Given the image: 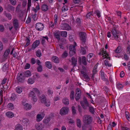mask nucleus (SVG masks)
Here are the masks:
<instances>
[{
  "label": "nucleus",
  "mask_w": 130,
  "mask_h": 130,
  "mask_svg": "<svg viewBox=\"0 0 130 130\" xmlns=\"http://www.w3.org/2000/svg\"><path fill=\"white\" fill-rule=\"evenodd\" d=\"M100 55H102L103 57V59H106L104 60V61L105 66H108L109 67L111 66L112 65L111 64L109 63V60H110V58L109 57L108 54L106 52V50H103L99 53Z\"/></svg>",
  "instance_id": "nucleus-1"
},
{
  "label": "nucleus",
  "mask_w": 130,
  "mask_h": 130,
  "mask_svg": "<svg viewBox=\"0 0 130 130\" xmlns=\"http://www.w3.org/2000/svg\"><path fill=\"white\" fill-rule=\"evenodd\" d=\"M87 36L86 33L82 32V45L83 44L84 47H82V55H84L86 53V50L87 49V47L86 46L87 43Z\"/></svg>",
  "instance_id": "nucleus-2"
},
{
  "label": "nucleus",
  "mask_w": 130,
  "mask_h": 130,
  "mask_svg": "<svg viewBox=\"0 0 130 130\" xmlns=\"http://www.w3.org/2000/svg\"><path fill=\"white\" fill-rule=\"evenodd\" d=\"M89 70L88 68L82 66V79L84 81H88L90 80V77L88 76Z\"/></svg>",
  "instance_id": "nucleus-3"
},
{
  "label": "nucleus",
  "mask_w": 130,
  "mask_h": 130,
  "mask_svg": "<svg viewBox=\"0 0 130 130\" xmlns=\"http://www.w3.org/2000/svg\"><path fill=\"white\" fill-rule=\"evenodd\" d=\"M83 122L86 125H88L90 124L92 121V118L89 115H86L83 118Z\"/></svg>",
  "instance_id": "nucleus-4"
},
{
  "label": "nucleus",
  "mask_w": 130,
  "mask_h": 130,
  "mask_svg": "<svg viewBox=\"0 0 130 130\" xmlns=\"http://www.w3.org/2000/svg\"><path fill=\"white\" fill-rule=\"evenodd\" d=\"M89 106V102L85 96L83 97V101H82V107L84 109H86Z\"/></svg>",
  "instance_id": "nucleus-5"
},
{
  "label": "nucleus",
  "mask_w": 130,
  "mask_h": 130,
  "mask_svg": "<svg viewBox=\"0 0 130 130\" xmlns=\"http://www.w3.org/2000/svg\"><path fill=\"white\" fill-rule=\"evenodd\" d=\"M100 75L103 81L106 82V83L107 85L108 84L109 82L107 76L104 74V71L103 70H101L100 71Z\"/></svg>",
  "instance_id": "nucleus-6"
},
{
  "label": "nucleus",
  "mask_w": 130,
  "mask_h": 130,
  "mask_svg": "<svg viewBox=\"0 0 130 130\" xmlns=\"http://www.w3.org/2000/svg\"><path fill=\"white\" fill-rule=\"evenodd\" d=\"M29 97L31 98V100L35 102L37 101V97L36 95L33 91L30 92L29 94Z\"/></svg>",
  "instance_id": "nucleus-7"
},
{
  "label": "nucleus",
  "mask_w": 130,
  "mask_h": 130,
  "mask_svg": "<svg viewBox=\"0 0 130 130\" xmlns=\"http://www.w3.org/2000/svg\"><path fill=\"white\" fill-rule=\"evenodd\" d=\"M35 27L37 30L41 31L43 29L44 26V24L41 23H37L35 25Z\"/></svg>",
  "instance_id": "nucleus-8"
},
{
  "label": "nucleus",
  "mask_w": 130,
  "mask_h": 130,
  "mask_svg": "<svg viewBox=\"0 0 130 130\" xmlns=\"http://www.w3.org/2000/svg\"><path fill=\"white\" fill-rule=\"evenodd\" d=\"M69 109L67 107H62L60 110V114L62 115H63L67 114L68 112Z\"/></svg>",
  "instance_id": "nucleus-9"
},
{
  "label": "nucleus",
  "mask_w": 130,
  "mask_h": 130,
  "mask_svg": "<svg viewBox=\"0 0 130 130\" xmlns=\"http://www.w3.org/2000/svg\"><path fill=\"white\" fill-rule=\"evenodd\" d=\"M17 78L18 81L19 82L23 83L24 82V76L23 75L22 73L18 74Z\"/></svg>",
  "instance_id": "nucleus-10"
},
{
  "label": "nucleus",
  "mask_w": 130,
  "mask_h": 130,
  "mask_svg": "<svg viewBox=\"0 0 130 130\" xmlns=\"http://www.w3.org/2000/svg\"><path fill=\"white\" fill-rule=\"evenodd\" d=\"M111 33L115 39L116 40H118L119 38V34L117 32L116 29H112L111 30Z\"/></svg>",
  "instance_id": "nucleus-11"
},
{
  "label": "nucleus",
  "mask_w": 130,
  "mask_h": 130,
  "mask_svg": "<svg viewBox=\"0 0 130 130\" xmlns=\"http://www.w3.org/2000/svg\"><path fill=\"white\" fill-rule=\"evenodd\" d=\"M95 57L94 55L92 53H90L87 56V61L89 63L92 62Z\"/></svg>",
  "instance_id": "nucleus-12"
},
{
  "label": "nucleus",
  "mask_w": 130,
  "mask_h": 130,
  "mask_svg": "<svg viewBox=\"0 0 130 130\" xmlns=\"http://www.w3.org/2000/svg\"><path fill=\"white\" fill-rule=\"evenodd\" d=\"M61 29L66 30H69L71 29V27L69 25L66 23L61 24L60 25Z\"/></svg>",
  "instance_id": "nucleus-13"
},
{
  "label": "nucleus",
  "mask_w": 130,
  "mask_h": 130,
  "mask_svg": "<svg viewBox=\"0 0 130 130\" xmlns=\"http://www.w3.org/2000/svg\"><path fill=\"white\" fill-rule=\"evenodd\" d=\"M117 88L119 90H122L123 87L124 85L123 83L117 82L116 84Z\"/></svg>",
  "instance_id": "nucleus-14"
},
{
  "label": "nucleus",
  "mask_w": 130,
  "mask_h": 130,
  "mask_svg": "<svg viewBox=\"0 0 130 130\" xmlns=\"http://www.w3.org/2000/svg\"><path fill=\"white\" fill-rule=\"evenodd\" d=\"M13 24L14 28L15 30H17L19 26L18 20L17 19H14L13 22Z\"/></svg>",
  "instance_id": "nucleus-15"
},
{
  "label": "nucleus",
  "mask_w": 130,
  "mask_h": 130,
  "mask_svg": "<svg viewBox=\"0 0 130 130\" xmlns=\"http://www.w3.org/2000/svg\"><path fill=\"white\" fill-rule=\"evenodd\" d=\"M40 43V41L39 40H36L31 45V48L33 50H34L35 48L38 46Z\"/></svg>",
  "instance_id": "nucleus-16"
},
{
  "label": "nucleus",
  "mask_w": 130,
  "mask_h": 130,
  "mask_svg": "<svg viewBox=\"0 0 130 130\" xmlns=\"http://www.w3.org/2000/svg\"><path fill=\"white\" fill-rule=\"evenodd\" d=\"M60 32L59 30L55 31L53 33L54 36L58 40H59L60 39Z\"/></svg>",
  "instance_id": "nucleus-17"
},
{
  "label": "nucleus",
  "mask_w": 130,
  "mask_h": 130,
  "mask_svg": "<svg viewBox=\"0 0 130 130\" xmlns=\"http://www.w3.org/2000/svg\"><path fill=\"white\" fill-rule=\"evenodd\" d=\"M52 61L56 63H58L59 62V58L58 57L55 56H53L52 57Z\"/></svg>",
  "instance_id": "nucleus-18"
},
{
  "label": "nucleus",
  "mask_w": 130,
  "mask_h": 130,
  "mask_svg": "<svg viewBox=\"0 0 130 130\" xmlns=\"http://www.w3.org/2000/svg\"><path fill=\"white\" fill-rule=\"evenodd\" d=\"M77 59L74 57H72L71 58V63L72 65L73 66V67L76 66L77 64Z\"/></svg>",
  "instance_id": "nucleus-19"
},
{
  "label": "nucleus",
  "mask_w": 130,
  "mask_h": 130,
  "mask_svg": "<svg viewBox=\"0 0 130 130\" xmlns=\"http://www.w3.org/2000/svg\"><path fill=\"white\" fill-rule=\"evenodd\" d=\"M76 46V43L74 42V45H71L69 46V48L70 51H76L75 47Z\"/></svg>",
  "instance_id": "nucleus-20"
},
{
  "label": "nucleus",
  "mask_w": 130,
  "mask_h": 130,
  "mask_svg": "<svg viewBox=\"0 0 130 130\" xmlns=\"http://www.w3.org/2000/svg\"><path fill=\"white\" fill-rule=\"evenodd\" d=\"M50 117L45 118L43 121V123L44 125H46L50 121Z\"/></svg>",
  "instance_id": "nucleus-21"
},
{
  "label": "nucleus",
  "mask_w": 130,
  "mask_h": 130,
  "mask_svg": "<svg viewBox=\"0 0 130 130\" xmlns=\"http://www.w3.org/2000/svg\"><path fill=\"white\" fill-rule=\"evenodd\" d=\"M30 123L29 120L27 118H23L22 121V123L24 125L29 124Z\"/></svg>",
  "instance_id": "nucleus-22"
},
{
  "label": "nucleus",
  "mask_w": 130,
  "mask_h": 130,
  "mask_svg": "<svg viewBox=\"0 0 130 130\" xmlns=\"http://www.w3.org/2000/svg\"><path fill=\"white\" fill-rule=\"evenodd\" d=\"M39 99L41 102L43 103L47 100L45 96L44 95H42L39 97Z\"/></svg>",
  "instance_id": "nucleus-23"
},
{
  "label": "nucleus",
  "mask_w": 130,
  "mask_h": 130,
  "mask_svg": "<svg viewBox=\"0 0 130 130\" xmlns=\"http://www.w3.org/2000/svg\"><path fill=\"white\" fill-rule=\"evenodd\" d=\"M46 67L48 69H51L52 67L51 62L49 61H47L45 62Z\"/></svg>",
  "instance_id": "nucleus-24"
},
{
  "label": "nucleus",
  "mask_w": 130,
  "mask_h": 130,
  "mask_svg": "<svg viewBox=\"0 0 130 130\" xmlns=\"http://www.w3.org/2000/svg\"><path fill=\"white\" fill-rule=\"evenodd\" d=\"M24 77H28L30 76L31 75L30 71L29 70H26L24 73Z\"/></svg>",
  "instance_id": "nucleus-25"
},
{
  "label": "nucleus",
  "mask_w": 130,
  "mask_h": 130,
  "mask_svg": "<svg viewBox=\"0 0 130 130\" xmlns=\"http://www.w3.org/2000/svg\"><path fill=\"white\" fill-rule=\"evenodd\" d=\"M82 63L85 66L87 65V62L85 56L82 57Z\"/></svg>",
  "instance_id": "nucleus-26"
},
{
  "label": "nucleus",
  "mask_w": 130,
  "mask_h": 130,
  "mask_svg": "<svg viewBox=\"0 0 130 130\" xmlns=\"http://www.w3.org/2000/svg\"><path fill=\"white\" fill-rule=\"evenodd\" d=\"M63 103L66 105H68L69 104V101L68 99L66 98H64L62 100Z\"/></svg>",
  "instance_id": "nucleus-27"
},
{
  "label": "nucleus",
  "mask_w": 130,
  "mask_h": 130,
  "mask_svg": "<svg viewBox=\"0 0 130 130\" xmlns=\"http://www.w3.org/2000/svg\"><path fill=\"white\" fill-rule=\"evenodd\" d=\"M23 129V127L20 124H17L15 126V130H22Z\"/></svg>",
  "instance_id": "nucleus-28"
},
{
  "label": "nucleus",
  "mask_w": 130,
  "mask_h": 130,
  "mask_svg": "<svg viewBox=\"0 0 130 130\" xmlns=\"http://www.w3.org/2000/svg\"><path fill=\"white\" fill-rule=\"evenodd\" d=\"M2 70L4 72L7 71L8 70V65L7 63L4 64Z\"/></svg>",
  "instance_id": "nucleus-29"
},
{
  "label": "nucleus",
  "mask_w": 130,
  "mask_h": 130,
  "mask_svg": "<svg viewBox=\"0 0 130 130\" xmlns=\"http://www.w3.org/2000/svg\"><path fill=\"white\" fill-rule=\"evenodd\" d=\"M41 9L42 11L45 12L48 9V6L45 4H43L42 6Z\"/></svg>",
  "instance_id": "nucleus-30"
},
{
  "label": "nucleus",
  "mask_w": 130,
  "mask_h": 130,
  "mask_svg": "<svg viewBox=\"0 0 130 130\" xmlns=\"http://www.w3.org/2000/svg\"><path fill=\"white\" fill-rule=\"evenodd\" d=\"M3 13L4 15L7 17L9 20H10L11 19L12 15L10 13H6V11H4Z\"/></svg>",
  "instance_id": "nucleus-31"
},
{
  "label": "nucleus",
  "mask_w": 130,
  "mask_h": 130,
  "mask_svg": "<svg viewBox=\"0 0 130 130\" xmlns=\"http://www.w3.org/2000/svg\"><path fill=\"white\" fill-rule=\"evenodd\" d=\"M35 82V80L33 78L30 77L27 80V83L29 84H32Z\"/></svg>",
  "instance_id": "nucleus-32"
},
{
  "label": "nucleus",
  "mask_w": 130,
  "mask_h": 130,
  "mask_svg": "<svg viewBox=\"0 0 130 130\" xmlns=\"http://www.w3.org/2000/svg\"><path fill=\"white\" fill-rule=\"evenodd\" d=\"M61 35L62 37L64 38H66L67 35V32L65 31H62L60 32Z\"/></svg>",
  "instance_id": "nucleus-33"
},
{
  "label": "nucleus",
  "mask_w": 130,
  "mask_h": 130,
  "mask_svg": "<svg viewBox=\"0 0 130 130\" xmlns=\"http://www.w3.org/2000/svg\"><path fill=\"white\" fill-rule=\"evenodd\" d=\"M30 38H28V37H26L25 38V40L26 42V44L24 46L25 47H26L28 46L30 44V40L29 39Z\"/></svg>",
  "instance_id": "nucleus-34"
},
{
  "label": "nucleus",
  "mask_w": 130,
  "mask_h": 130,
  "mask_svg": "<svg viewBox=\"0 0 130 130\" xmlns=\"http://www.w3.org/2000/svg\"><path fill=\"white\" fill-rule=\"evenodd\" d=\"M8 108L9 109L12 110L14 108V106L13 104L11 103H9L7 105Z\"/></svg>",
  "instance_id": "nucleus-35"
},
{
  "label": "nucleus",
  "mask_w": 130,
  "mask_h": 130,
  "mask_svg": "<svg viewBox=\"0 0 130 130\" xmlns=\"http://www.w3.org/2000/svg\"><path fill=\"white\" fill-rule=\"evenodd\" d=\"M36 55L37 57H40L42 55V53L41 51L38 50L36 52Z\"/></svg>",
  "instance_id": "nucleus-36"
},
{
  "label": "nucleus",
  "mask_w": 130,
  "mask_h": 130,
  "mask_svg": "<svg viewBox=\"0 0 130 130\" xmlns=\"http://www.w3.org/2000/svg\"><path fill=\"white\" fill-rule=\"evenodd\" d=\"M7 116L8 117L12 118L14 116V114L12 112L8 111L6 113Z\"/></svg>",
  "instance_id": "nucleus-37"
},
{
  "label": "nucleus",
  "mask_w": 130,
  "mask_h": 130,
  "mask_svg": "<svg viewBox=\"0 0 130 130\" xmlns=\"http://www.w3.org/2000/svg\"><path fill=\"white\" fill-rule=\"evenodd\" d=\"M16 91L18 93H21L22 91V89L21 87L19 86L17 87L16 88Z\"/></svg>",
  "instance_id": "nucleus-38"
},
{
  "label": "nucleus",
  "mask_w": 130,
  "mask_h": 130,
  "mask_svg": "<svg viewBox=\"0 0 130 130\" xmlns=\"http://www.w3.org/2000/svg\"><path fill=\"white\" fill-rule=\"evenodd\" d=\"M43 103H44V105L47 107H49L51 104L50 101L48 100H47Z\"/></svg>",
  "instance_id": "nucleus-39"
},
{
  "label": "nucleus",
  "mask_w": 130,
  "mask_h": 130,
  "mask_svg": "<svg viewBox=\"0 0 130 130\" xmlns=\"http://www.w3.org/2000/svg\"><path fill=\"white\" fill-rule=\"evenodd\" d=\"M42 119L41 115L38 114L37 115L36 117V120L38 122H40Z\"/></svg>",
  "instance_id": "nucleus-40"
},
{
  "label": "nucleus",
  "mask_w": 130,
  "mask_h": 130,
  "mask_svg": "<svg viewBox=\"0 0 130 130\" xmlns=\"http://www.w3.org/2000/svg\"><path fill=\"white\" fill-rule=\"evenodd\" d=\"M94 13L98 18H99L101 17V12L98 10H96L94 12Z\"/></svg>",
  "instance_id": "nucleus-41"
},
{
  "label": "nucleus",
  "mask_w": 130,
  "mask_h": 130,
  "mask_svg": "<svg viewBox=\"0 0 130 130\" xmlns=\"http://www.w3.org/2000/svg\"><path fill=\"white\" fill-rule=\"evenodd\" d=\"M77 125L78 127L80 128L81 126V121L79 119H76Z\"/></svg>",
  "instance_id": "nucleus-42"
},
{
  "label": "nucleus",
  "mask_w": 130,
  "mask_h": 130,
  "mask_svg": "<svg viewBox=\"0 0 130 130\" xmlns=\"http://www.w3.org/2000/svg\"><path fill=\"white\" fill-rule=\"evenodd\" d=\"M81 95V93L80 92L78 94L76 93L75 99L76 101H77L79 99Z\"/></svg>",
  "instance_id": "nucleus-43"
},
{
  "label": "nucleus",
  "mask_w": 130,
  "mask_h": 130,
  "mask_svg": "<svg viewBox=\"0 0 130 130\" xmlns=\"http://www.w3.org/2000/svg\"><path fill=\"white\" fill-rule=\"evenodd\" d=\"M24 106L25 107V109L27 110H29L31 108V105L28 103H26L25 105Z\"/></svg>",
  "instance_id": "nucleus-44"
},
{
  "label": "nucleus",
  "mask_w": 130,
  "mask_h": 130,
  "mask_svg": "<svg viewBox=\"0 0 130 130\" xmlns=\"http://www.w3.org/2000/svg\"><path fill=\"white\" fill-rule=\"evenodd\" d=\"M7 8L9 10L13 11L14 10V7L10 4L8 5Z\"/></svg>",
  "instance_id": "nucleus-45"
},
{
  "label": "nucleus",
  "mask_w": 130,
  "mask_h": 130,
  "mask_svg": "<svg viewBox=\"0 0 130 130\" xmlns=\"http://www.w3.org/2000/svg\"><path fill=\"white\" fill-rule=\"evenodd\" d=\"M93 13L92 12H90L87 13L86 17L87 18H90V17L93 16Z\"/></svg>",
  "instance_id": "nucleus-46"
},
{
  "label": "nucleus",
  "mask_w": 130,
  "mask_h": 130,
  "mask_svg": "<svg viewBox=\"0 0 130 130\" xmlns=\"http://www.w3.org/2000/svg\"><path fill=\"white\" fill-rule=\"evenodd\" d=\"M28 2L27 4V11L30 10V7L31 5V0H28Z\"/></svg>",
  "instance_id": "nucleus-47"
},
{
  "label": "nucleus",
  "mask_w": 130,
  "mask_h": 130,
  "mask_svg": "<svg viewBox=\"0 0 130 130\" xmlns=\"http://www.w3.org/2000/svg\"><path fill=\"white\" fill-rule=\"evenodd\" d=\"M32 91H33L34 92H35V93L38 94V95L39 96L40 95V92L39 90L36 88H33L32 90Z\"/></svg>",
  "instance_id": "nucleus-48"
},
{
  "label": "nucleus",
  "mask_w": 130,
  "mask_h": 130,
  "mask_svg": "<svg viewBox=\"0 0 130 130\" xmlns=\"http://www.w3.org/2000/svg\"><path fill=\"white\" fill-rule=\"evenodd\" d=\"M10 52V50L9 49L6 50L4 54V57H7L9 54Z\"/></svg>",
  "instance_id": "nucleus-49"
},
{
  "label": "nucleus",
  "mask_w": 130,
  "mask_h": 130,
  "mask_svg": "<svg viewBox=\"0 0 130 130\" xmlns=\"http://www.w3.org/2000/svg\"><path fill=\"white\" fill-rule=\"evenodd\" d=\"M68 54L67 51H65L62 55V58H66L68 56Z\"/></svg>",
  "instance_id": "nucleus-50"
},
{
  "label": "nucleus",
  "mask_w": 130,
  "mask_h": 130,
  "mask_svg": "<svg viewBox=\"0 0 130 130\" xmlns=\"http://www.w3.org/2000/svg\"><path fill=\"white\" fill-rule=\"evenodd\" d=\"M121 51V47L120 46H118L115 50L116 53H119Z\"/></svg>",
  "instance_id": "nucleus-51"
},
{
  "label": "nucleus",
  "mask_w": 130,
  "mask_h": 130,
  "mask_svg": "<svg viewBox=\"0 0 130 130\" xmlns=\"http://www.w3.org/2000/svg\"><path fill=\"white\" fill-rule=\"evenodd\" d=\"M74 92L73 91H72L70 93V96L71 99L73 100L74 99Z\"/></svg>",
  "instance_id": "nucleus-52"
},
{
  "label": "nucleus",
  "mask_w": 130,
  "mask_h": 130,
  "mask_svg": "<svg viewBox=\"0 0 130 130\" xmlns=\"http://www.w3.org/2000/svg\"><path fill=\"white\" fill-rule=\"evenodd\" d=\"M89 107V110L90 112L92 113H94V108L92 106H89L88 107Z\"/></svg>",
  "instance_id": "nucleus-53"
},
{
  "label": "nucleus",
  "mask_w": 130,
  "mask_h": 130,
  "mask_svg": "<svg viewBox=\"0 0 130 130\" xmlns=\"http://www.w3.org/2000/svg\"><path fill=\"white\" fill-rule=\"evenodd\" d=\"M126 117L127 119L129 121H130V118L129 117V112L127 111H126L125 112Z\"/></svg>",
  "instance_id": "nucleus-54"
},
{
  "label": "nucleus",
  "mask_w": 130,
  "mask_h": 130,
  "mask_svg": "<svg viewBox=\"0 0 130 130\" xmlns=\"http://www.w3.org/2000/svg\"><path fill=\"white\" fill-rule=\"evenodd\" d=\"M37 69L38 72H41L42 71V66L41 65L39 66L37 68Z\"/></svg>",
  "instance_id": "nucleus-55"
},
{
  "label": "nucleus",
  "mask_w": 130,
  "mask_h": 130,
  "mask_svg": "<svg viewBox=\"0 0 130 130\" xmlns=\"http://www.w3.org/2000/svg\"><path fill=\"white\" fill-rule=\"evenodd\" d=\"M76 22L79 26H81L80 20L79 18H77L76 20Z\"/></svg>",
  "instance_id": "nucleus-56"
},
{
  "label": "nucleus",
  "mask_w": 130,
  "mask_h": 130,
  "mask_svg": "<svg viewBox=\"0 0 130 130\" xmlns=\"http://www.w3.org/2000/svg\"><path fill=\"white\" fill-rule=\"evenodd\" d=\"M72 114L74 115L76 113V110L74 106H72Z\"/></svg>",
  "instance_id": "nucleus-57"
},
{
  "label": "nucleus",
  "mask_w": 130,
  "mask_h": 130,
  "mask_svg": "<svg viewBox=\"0 0 130 130\" xmlns=\"http://www.w3.org/2000/svg\"><path fill=\"white\" fill-rule=\"evenodd\" d=\"M10 4L13 5H15L16 4V0H9Z\"/></svg>",
  "instance_id": "nucleus-58"
},
{
  "label": "nucleus",
  "mask_w": 130,
  "mask_h": 130,
  "mask_svg": "<svg viewBox=\"0 0 130 130\" xmlns=\"http://www.w3.org/2000/svg\"><path fill=\"white\" fill-rule=\"evenodd\" d=\"M97 66H95L94 67L93 70L92 71V73L93 74H95L97 72Z\"/></svg>",
  "instance_id": "nucleus-59"
},
{
  "label": "nucleus",
  "mask_w": 130,
  "mask_h": 130,
  "mask_svg": "<svg viewBox=\"0 0 130 130\" xmlns=\"http://www.w3.org/2000/svg\"><path fill=\"white\" fill-rule=\"evenodd\" d=\"M76 51H69V55L70 57L72 56L75 53Z\"/></svg>",
  "instance_id": "nucleus-60"
},
{
  "label": "nucleus",
  "mask_w": 130,
  "mask_h": 130,
  "mask_svg": "<svg viewBox=\"0 0 130 130\" xmlns=\"http://www.w3.org/2000/svg\"><path fill=\"white\" fill-rule=\"evenodd\" d=\"M30 67V65L28 63H26L25 65L24 69H29Z\"/></svg>",
  "instance_id": "nucleus-61"
},
{
  "label": "nucleus",
  "mask_w": 130,
  "mask_h": 130,
  "mask_svg": "<svg viewBox=\"0 0 130 130\" xmlns=\"http://www.w3.org/2000/svg\"><path fill=\"white\" fill-rule=\"evenodd\" d=\"M68 9V8L67 6H63L62 9V11H65L67 10Z\"/></svg>",
  "instance_id": "nucleus-62"
},
{
  "label": "nucleus",
  "mask_w": 130,
  "mask_h": 130,
  "mask_svg": "<svg viewBox=\"0 0 130 130\" xmlns=\"http://www.w3.org/2000/svg\"><path fill=\"white\" fill-rule=\"evenodd\" d=\"M16 99L15 96L14 94H12L11 96L10 97V99L11 101H14Z\"/></svg>",
  "instance_id": "nucleus-63"
},
{
  "label": "nucleus",
  "mask_w": 130,
  "mask_h": 130,
  "mask_svg": "<svg viewBox=\"0 0 130 130\" xmlns=\"http://www.w3.org/2000/svg\"><path fill=\"white\" fill-rule=\"evenodd\" d=\"M127 53L130 55V45H128L127 48Z\"/></svg>",
  "instance_id": "nucleus-64"
}]
</instances>
